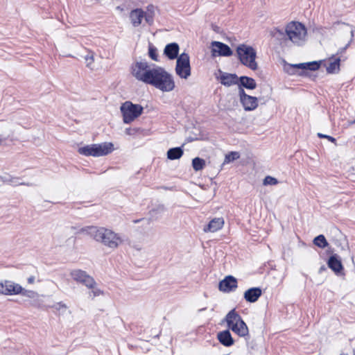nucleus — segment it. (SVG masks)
Returning <instances> with one entry per match:
<instances>
[{
    "label": "nucleus",
    "instance_id": "17",
    "mask_svg": "<svg viewBox=\"0 0 355 355\" xmlns=\"http://www.w3.org/2000/svg\"><path fill=\"white\" fill-rule=\"evenodd\" d=\"M144 18V11L141 8L132 10L130 12V19L134 27L139 26Z\"/></svg>",
    "mask_w": 355,
    "mask_h": 355
},
{
    "label": "nucleus",
    "instance_id": "37",
    "mask_svg": "<svg viewBox=\"0 0 355 355\" xmlns=\"http://www.w3.org/2000/svg\"><path fill=\"white\" fill-rule=\"evenodd\" d=\"M149 56L153 60H157V51L155 49L150 46L149 48Z\"/></svg>",
    "mask_w": 355,
    "mask_h": 355
},
{
    "label": "nucleus",
    "instance_id": "29",
    "mask_svg": "<svg viewBox=\"0 0 355 355\" xmlns=\"http://www.w3.org/2000/svg\"><path fill=\"white\" fill-rule=\"evenodd\" d=\"M87 67L92 69V65L94 62V53L89 51L87 54L84 57Z\"/></svg>",
    "mask_w": 355,
    "mask_h": 355
},
{
    "label": "nucleus",
    "instance_id": "44",
    "mask_svg": "<svg viewBox=\"0 0 355 355\" xmlns=\"http://www.w3.org/2000/svg\"><path fill=\"white\" fill-rule=\"evenodd\" d=\"M245 330L248 331V327L246 325L245 326Z\"/></svg>",
    "mask_w": 355,
    "mask_h": 355
},
{
    "label": "nucleus",
    "instance_id": "2",
    "mask_svg": "<svg viewBox=\"0 0 355 355\" xmlns=\"http://www.w3.org/2000/svg\"><path fill=\"white\" fill-rule=\"evenodd\" d=\"M94 240L112 250L116 249L123 242L119 234L105 227H98Z\"/></svg>",
    "mask_w": 355,
    "mask_h": 355
},
{
    "label": "nucleus",
    "instance_id": "11",
    "mask_svg": "<svg viewBox=\"0 0 355 355\" xmlns=\"http://www.w3.org/2000/svg\"><path fill=\"white\" fill-rule=\"evenodd\" d=\"M22 292V287L12 281L0 282V294L11 295H17Z\"/></svg>",
    "mask_w": 355,
    "mask_h": 355
},
{
    "label": "nucleus",
    "instance_id": "31",
    "mask_svg": "<svg viewBox=\"0 0 355 355\" xmlns=\"http://www.w3.org/2000/svg\"><path fill=\"white\" fill-rule=\"evenodd\" d=\"M256 86V82L252 78L245 76V89H253Z\"/></svg>",
    "mask_w": 355,
    "mask_h": 355
},
{
    "label": "nucleus",
    "instance_id": "32",
    "mask_svg": "<svg viewBox=\"0 0 355 355\" xmlns=\"http://www.w3.org/2000/svg\"><path fill=\"white\" fill-rule=\"evenodd\" d=\"M278 183V181L276 178L271 177L270 175L266 176L263 180L264 185H275Z\"/></svg>",
    "mask_w": 355,
    "mask_h": 355
},
{
    "label": "nucleus",
    "instance_id": "14",
    "mask_svg": "<svg viewBox=\"0 0 355 355\" xmlns=\"http://www.w3.org/2000/svg\"><path fill=\"white\" fill-rule=\"evenodd\" d=\"M345 49H341L336 55H333L328 59V64L326 66V71L327 73H337L340 70V58L336 55L341 53Z\"/></svg>",
    "mask_w": 355,
    "mask_h": 355
},
{
    "label": "nucleus",
    "instance_id": "28",
    "mask_svg": "<svg viewBox=\"0 0 355 355\" xmlns=\"http://www.w3.org/2000/svg\"><path fill=\"white\" fill-rule=\"evenodd\" d=\"M239 157H240V154L238 152L232 151V152L229 153L228 154L225 155L223 165L229 164L234 160H236Z\"/></svg>",
    "mask_w": 355,
    "mask_h": 355
},
{
    "label": "nucleus",
    "instance_id": "45",
    "mask_svg": "<svg viewBox=\"0 0 355 355\" xmlns=\"http://www.w3.org/2000/svg\"><path fill=\"white\" fill-rule=\"evenodd\" d=\"M340 355H347V354L342 353Z\"/></svg>",
    "mask_w": 355,
    "mask_h": 355
},
{
    "label": "nucleus",
    "instance_id": "13",
    "mask_svg": "<svg viewBox=\"0 0 355 355\" xmlns=\"http://www.w3.org/2000/svg\"><path fill=\"white\" fill-rule=\"evenodd\" d=\"M211 44L213 56H230L232 54V50L227 44L216 41L212 42Z\"/></svg>",
    "mask_w": 355,
    "mask_h": 355
},
{
    "label": "nucleus",
    "instance_id": "16",
    "mask_svg": "<svg viewBox=\"0 0 355 355\" xmlns=\"http://www.w3.org/2000/svg\"><path fill=\"white\" fill-rule=\"evenodd\" d=\"M322 61L319 62H311L307 63H302L299 64H293L291 65V69H293V71L291 73V74H294L295 73L296 69H309L311 71H316L319 69L320 67Z\"/></svg>",
    "mask_w": 355,
    "mask_h": 355
},
{
    "label": "nucleus",
    "instance_id": "35",
    "mask_svg": "<svg viewBox=\"0 0 355 355\" xmlns=\"http://www.w3.org/2000/svg\"><path fill=\"white\" fill-rule=\"evenodd\" d=\"M91 288L92 290L89 292V297L92 299L96 296L100 295L102 293L101 291L98 288H95L94 286H93V288Z\"/></svg>",
    "mask_w": 355,
    "mask_h": 355
},
{
    "label": "nucleus",
    "instance_id": "22",
    "mask_svg": "<svg viewBox=\"0 0 355 355\" xmlns=\"http://www.w3.org/2000/svg\"><path fill=\"white\" fill-rule=\"evenodd\" d=\"M178 52L179 46L177 43L167 44L164 49V53L170 60L178 58Z\"/></svg>",
    "mask_w": 355,
    "mask_h": 355
},
{
    "label": "nucleus",
    "instance_id": "9",
    "mask_svg": "<svg viewBox=\"0 0 355 355\" xmlns=\"http://www.w3.org/2000/svg\"><path fill=\"white\" fill-rule=\"evenodd\" d=\"M227 326L232 331L241 336H244V322L241 317L236 312L235 309L230 311L225 317Z\"/></svg>",
    "mask_w": 355,
    "mask_h": 355
},
{
    "label": "nucleus",
    "instance_id": "15",
    "mask_svg": "<svg viewBox=\"0 0 355 355\" xmlns=\"http://www.w3.org/2000/svg\"><path fill=\"white\" fill-rule=\"evenodd\" d=\"M256 58L255 50L251 46H245V66L254 71L258 67L257 62L255 61Z\"/></svg>",
    "mask_w": 355,
    "mask_h": 355
},
{
    "label": "nucleus",
    "instance_id": "25",
    "mask_svg": "<svg viewBox=\"0 0 355 355\" xmlns=\"http://www.w3.org/2000/svg\"><path fill=\"white\" fill-rule=\"evenodd\" d=\"M98 227L95 226H85L84 227L80 228L78 230V233L89 235L94 239Z\"/></svg>",
    "mask_w": 355,
    "mask_h": 355
},
{
    "label": "nucleus",
    "instance_id": "46",
    "mask_svg": "<svg viewBox=\"0 0 355 355\" xmlns=\"http://www.w3.org/2000/svg\"><path fill=\"white\" fill-rule=\"evenodd\" d=\"M278 32H279L280 34H282V32H281L279 30H277Z\"/></svg>",
    "mask_w": 355,
    "mask_h": 355
},
{
    "label": "nucleus",
    "instance_id": "1",
    "mask_svg": "<svg viewBox=\"0 0 355 355\" xmlns=\"http://www.w3.org/2000/svg\"><path fill=\"white\" fill-rule=\"evenodd\" d=\"M148 84L163 92H170L175 87L173 76L160 67H154L153 73Z\"/></svg>",
    "mask_w": 355,
    "mask_h": 355
},
{
    "label": "nucleus",
    "instance_id": "10",
    "mask_svg": "<svg viewBox=\"0 0 355 355\" xmlns=\"http://www.w3.org/2000/svg\"><path fill=\"white\" fill-rule=\"evenodd\" d=\"M70 276L74 281L85 285L87 288H93L96 285L94 278L80 269L72 270Z\"/></svg>",
    "mask_w": 355,
    "mask_h": 355
},
{
    "label": "nucleus",
    "instance_id": "21",
    "mask_svg": "<svg viewBox=\"0 0 355 355\" xmlns=\"http://www.w3.org/2000/svg\"><path fill=\"white\" fill-rule=\"evenodd\" d=\"M219 342L224 346L229 347L233 345L234 340L229 330H225L218 334Z\"/></svg>",
    "mask_w": 355,
    "mask_h": 355
},
{
    "label": "nucleus",
    "instance_id": "18",
    "mask_svg": "<svg viewBox=\"0 0 355 355\" xmlns=\"http://www.w3.org/2000/svg\"><path fill=\"white\" fill-rule=\"evenodd\" d=\"M223 225L224 220L223 218H215L209 223L206 227L204 228V231L214 232L220 230Z\"/></svg>",
    "mask_w": 355,
    "mask_h": 355
},
{
    "label": "nucleus",
    "instance_id": "20",
    "mask_svg": "<svg viewBox=\"0 0 355 355\" xmlns=\"http://www.w3.org/2000/svg\"><path fill=\"white\" fill-rule=\"evenodd\" d=\"M328 266L336 273H339L343 270V266L341 261L338 259L336 255H332L329 257L328 261Z\"/></svg>",
    "mask_w": 355,
    "mask_h": 355
},
{
    "label": "nucleus",
    "instance_id": "33",
    "mask_svg": "<svg viewBox=\"0 0 355 355\" xmlns=\"http://www.w3.org/2000/svg\"><path fill=\"white\" fill-rule=\"evenodd\" d=\"M237 54L241 62L244 64V44H241L237 48Z\"/></svg>",
    "mask_w": 355,
    "mask_h": 355
},
{
    "label": "nucleus",
    "instance_id": "42",
    "mask_svg": "<svg viewBox=\"0 0 355 355\" xmlns=\"http://www.w3.org/2000/svg\"><path fill=\"white\" fill-rule=\"evenodd\" d=\"M130 129H126L125 132L128 135H130Z\"/></svg>",
    "mask_w": 355,
    "mask_h": 355
},
{
    "label": "nucleus",
    "instance_id": "4",
    "mask_svg": "<svg viewBox=\"0 0 355 355\" xmlns=\"http://www.w3.org/2000/svg\"><path fill=\"white\" fill-rule=\"evenodd\" d=\"M114 150V145L110 142L94 144L80 147L78 149L79 154L84 156L101 157L111 153Z\"/></svg>",
    "mask_w": 355,
    "mask_h": 355
},
{
    "label": "nucleus",
    "instance_id": "39",
    "mask_svg": "<svg viewBox=\"0 0 355 355\" xmlns=\"http://www.w3.org/2000/svg\"><path fill=\"white\" fill-rule=\"evenodd\" d=\"M141 220L146 221L147 225H149L150 223V219H144V218H142V219H140V220H136L134 222L135 223H138V222L141 221Z\"/></svg>",
    "mask_w": 355,
    "mask_h": 355
},
{
    "label": "nucleus",
    "instance_id": "19",
    "mask_svg": "<svg viewBox=\"0 0 355 355\" xmlns=\"http://www.w3.org/2000/svg\"><path fill=\"white\" fill-rule=\"evenodd\" d=\"M262 291L260 288L254 287L245 291V300L250 302H255L261 295Z\"/></svg>",
    "mask_w": 355,
    "mask_h": 355
},
{
    "label": "nucleus",
    "instance_id": "27",
    "mask_svg": "<svg viewBox=\"0 0 355 355\" xmlns=\"http://www.w3.org/2000/svg\"><path fill=\"white\" fill-rule=\"evenodd\" d=\"M313 244L320 248H324L328 245V242L324 236L320 234L316 236L313 240Z\"/></svg>",
    "mask_w": 355,
    "mask_h": 355
},
{
    "label": "nucleus",
    "instance_id": "36",
    "mask_svg": "<svg viewBox=\"0 0 355 355\" xmlns=\"http://www.w3.org/2000/svg\"><path fill=\"white\" fill-rule=\"evenodd\" d=\"M22 295L26 296L31 298H33L36 296L37 293L33 291L24 290L22 288V292L20 293Z\"/></svg>",
    "mask_w": 355,
    "mask_h": 355
},
{
    "label": "nucleus",
    "instance_id": "7",
    "mask_svg": "<svg viewBox=\"0 0 355 355\" xmlns=\"http://www.w3.org/2000/svg\"><path fill=\"white\" fill-rule=\"evenodd\" d=\"M125 123H130L139 116L143 112V107L138 104H133L130 101L125 102L121 107Z\"/></svg>",
    "mask_w": 355,
    "mask_h": 355
},
{
    "label": "nucleus",
    "instance_id": "34",
    "mask_svg": "<svg viewBox=\"0 0 355 355\" xmlns=\"http://www.w3.org/2000/svg\"><path fill=\"white\" fill-rule=\"evenodd\" d=\"M318 137L320 139H327V140H329V141H331V143L334 144L335 145H337V143H336V139L331 137V136H329V135H324L322 133H318Z\"/></svg>",
    "mask_w": 355,
    "mask_h": 355
},
{
    "label": "nucleus",
    "instance_id": "30",
    "mask_svg": "<svg viewBox=\"0 0 355 355\" xmlns=\"http://www.w3.org/2000/svg\"><path fill=\"white\" fill-rule=\"evenodd\" d=\"M52 308H53L55 311H60L62 313H64L66 310L68 309V306L66 304L60 302H58L52 306Z\"/></svg>",
    "mask_w": 355,
    "mask_h": 355
},
{
    "label": "nucleus",
    "instance_id": "12",
    "mask_svg": "<svg viewBox=\"0 0 355 355\" xmlns=\"http://www.w3.org/2000/svg\"><path fill=\"white\" fill-rule=\"evenodd\" d=\"M237 286V279L232 275H228L219 282L218 290L223 293H230L234 291Z\"/></svg>",
    "mask_w": 355,
    "mask_h": 355
},
{
    "label": "nucleus",
    "instance_id": "3",
    "mask_svg": "<svg viewBox=\"0 0 355 355\" xmlns=\"http://www.w3.org/2000/svg\"><path fill=\"white\" fill-rule=\"evenodd\" d=\"M287 39L297 46H302L306 41L307 30L304 24L299 21H292L285 27Z\"/></svg>",
    "mask_w": 355,
    "mask_h": 355
},
{
    "label": "nucleus",
    "instance_id": "38",
    "mask_svg": "<svg viewBox=\"0 0 355 355\" xmlns=\"http://www.w3.org/2000/svg\"><path fill=\"white\" fill-rule=\"evenodd\" d=\"M144 19L149 25H151L153 22V17L150 14H146L144 12Z\"/></svg>",
    "mask_w": 355,
    "mask_h": 355
},
{
    "label": "nucleus",
    "instance_id": "6",
    "mask_svg": "<svg viewBox=\"0 0 355 355\" xmlns=\"http://www.w3.org/2000/svg\"><path fill=\"white\" fill-rule=\"evenodd\" d=\"M220 83L225 86L238 85L239 89L240 101L244 105V76L239 78L236 74L224 73L220 71Z\"/></svg>",
    "mask_w": 355,
    "mask_h": 355
},
{
    "label": "nucleus",
    "instance_id": "23",
    "mask_svg": "<svg viewBox=\"0 0 355 355\" xmlns=\"http://www.w3.org/2000/svg\"><path fill=\"white\" fill-rule=\"evenodd\" d=\"M258 106L257 98L245 94V111L254 110Z\"/></svg>",
    "mask_w": 355,
    "mask_h": 355
},
{
    "label": "nucleus",
    "instance_id": "24",
    "mask_svg": "<svg viewBox=\"0 0 355 355\" xmlns=\"http://www.w3.org/2000/svg\"><path fill=\"white\" fill-rule=\"evenodd\" d=\"M182 155L183 150L180 147L170 148L167 151V158L171 160L180 159Z\"/></svg>",
    "mask_w": 355,
    "mask_h": 355
},
{
    "label": "nucleus",
    "instance_id": "41",
    "mask_svg": "<svg viewBox=\"0 0 355 355\" xmlns=\"http://www.w3.org/2000/svg\"><path fill=\"white\" fill-rule=\"evenodd\" d=\"M5 141H6V139L3 138L2 137L0 136V146L2 145Z\"/></svg>",
    "mask_w": 355,
    "mask_h": 355
},
{
    "label": "nucleus",
    "instance_id": "26",
    "mask_svg": "<svg viewBox=\"0 0 355 355\" xmlns=\"http://www.w3.org/2000/svg\"><path fill=\"white\" fill-rule=\"evenodd\" d=\"M192 166L196 171L202 170L205 166V161L200 157H196L192 160Z\"/></svg>",
    "mask_w": 355,
    "mask_h": 355
},
{
    "label": "nucleus",
    "instance_id": "43",
    "mask_svg": "<svg viewBox=\"0 0 355 355\" xmlns=\"http://www.w3.org/2000/svg\"><path fill=\"white\" fill-rule=\"evenodd\" d=\"M354 123H355V119L354 121H352L349 122V125H352V124H354Z\"/></svg>",
    "mask_w": 355,
    "mask_h": 355
},
{
    "label": "nucleus",
    "instance_id": "40",
    "mask_svg": "<svg viewBox=\"0 0 355 355\" xmlns=\"http://www.w3.org/2000/svg\"><path fill=\"white\" fill-rule=\"evenodd\" d=\"M27 281L28 284H33L35 282V277L31 276L30 277L28 278Z\"/></svg>",
    "mask_w": 355,
    "mask_h": 355
},
{
    "label": "nucleus",
    "instance_id": "8",
    "mask_svg": "<svg viewBox=\"0 0 355 355\" xmlns=\"http://www.w3.org/2000/svg\"><path fill=\"white\" fill-rule=\"evenodd\" d=\"M176 74L182 79H188L191 73L189 55L186 53H181L177 58L175 68Z\"/></svg>",
    "mask_w": 355,
    "mask_h": 355
},
{
    "label": "nucleus",
    "instance_id": "5",
    "mask_svg": "<svg viewBox=\"0 0 355 355\" xmlns=\"http://www.w3.org/2000/svg\"><path fill=\"white\" fill-rule=\"evenodd\" d=\"M153 69L146 61L136 62L132 66V74L137 80L148 84Z\"/></svg>",
    "mask_w": 355,
    "mask_h": 355
}]
</instances>
